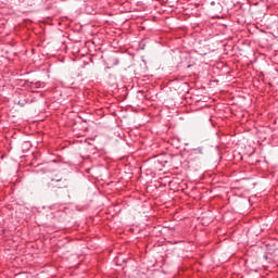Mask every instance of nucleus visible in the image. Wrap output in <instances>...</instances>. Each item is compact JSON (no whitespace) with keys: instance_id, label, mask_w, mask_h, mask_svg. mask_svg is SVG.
<instances>
[{"instance_id":"nucleus-1","label":"nucleus","mask_w":278,"mask_h":278,"mask_svg":"<svg viewBox=\"0 0 278 278\" xmlns=\"http://www.w3.org/2000/svg\"><path fill=\"white\" fill-rule=\"evenodd\" d=\"M55 181H62V179H55Z\"/></svg>"}]
</instances>
